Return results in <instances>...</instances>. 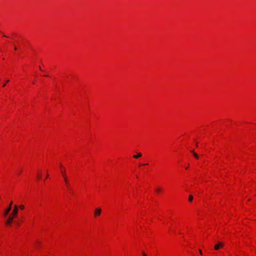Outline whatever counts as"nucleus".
Segmentation results:
<instances>
[{
  "label": "nucleus",
  "instance_id": "obj_22",
  "mask_svg": "<svg viewBox=\"0 0 256 256\" xmlns=\"http://www.w3.org/2000/svg\"><path fill=\"white\" fill-rule=\"evenodd\" d=\"M145 256H146V255L145 254Z\"/></svg>",
  "mask_w": 256,
  "mask_h": 256
},
{
  "label": "nucleus",
  "instance_id": "obj_3",
  "mask_svg": "<svg viewBox=\"0 0 256 256\" xmlns=\"http://www.w3.org/2000/svg\"><path fill=\"white\" fill-rule=\"evenodd\" d=\"M12 202H10V205H9L8 207L7 208V209L4 212V216H6L8 215V214L10 211V210H11V206H12Z\"/></svg>",
  "mask_w": 256,
  "mask_h": 256
},
{
  "label": "nucleus",
  "instance_id": "obj_20",
  "mask_svg": "<svg viewBox=\"0 0 256 256\" xmlns=\"http://www.w3.org/2000/svg\"><path fill=\"white\" fill-rule=\"evenodd\" d=\"M196 146H198V143H196Z\"/></svg>",
  "mask_w": 256,
  "mask_h": 256
},
{
  "label": "nucleus",
  "instance_id": "obj_1",
  "mask_svg": "<svg viewBox=\"0 0 256 256\" xmlns=\"http://www.w3.org/2000/svg\"><path fill=\"white\" fill-rule=\"evenodd\" d=\"M18 213V206L16 205L14 206V209L12 214L8 216V220L6 221V224H10L12 222L14 218L16 216Z\"/></svg>",
  "mask_w": 256,
  "mask_h": 256
},
{
  "label": "nucleus",
  "instance_id": "obj_19",
  "mask_svg": "<svg viewBox=\"0 0 256 256\" xmlns=\"http://www.w3.org/2000/svg\"><path fill=\"white\" fill-rule=\"evenodd\" d=\"M6 82H9V80H7L6 81Z\"/></svg>",
  "mask_w": 256,
  "mask_h": 256
},
{
  "label": "nucleus",
  "instance_id": "obj_10",
  "mask_svg": "<svg viewBox=\"0 0 256 256\" xmlns=\"http://www.w3.org/2000/svg\"><path fill=\"white\" fill-rule=\"evenodd\" d=\"M19 207L21 210H24V205H20Z\"/></svg>",
  "mask_w": 256,
  "mask_h": 256
},
{
  "label": "nucleus",
  "instance_id": "obj_18",
  "mask_svg": "<svg viewBox=\"0 0 256 256\" xmlns=\"http://www.w3.org/2000/svg\"><path fill=\"white\" fill-rule=\"evenodd\" d=\"M6 86V84H4L3 86Z\"/></svg>",
  "mask_w": 256,
  "mask_h": 256
},
{
  "label": "nucleus",
  "instance_id": "obj_13",
  "mask_svg": "<svg viewBox=\"0 0 256 256\" xmlns=\"http://www.w3.org/2000/svg\"><path fill=\"white\" fill-rule=\"evenodd\" d=\"M38 178H40V174H38Z\"/></svg>",
  "mask_w": 256,
  "mask_h": 256
},
{
  "label": "nucleus",
  "instance_id": "obj_14",
  "mask_svg": "<svg viewBox=\"0 0 256 256\" xmlns=\"http://www.w3.org/2000/svg\"><path fill=\"white\" fill-rule=\"evenodd\" d=\"M60 168H62V170H65L64 168H62V165H60Z\"/></svg>",
  "mask_w": 256,
  "mask_h": 256
},
{
  "label": "nucleus",
  "instance_id": "obj_7",
  "mask_svg": "<svg viewBox=\"0 0 256 256\" xmlns=\"http://www.w3.org/2000/svg\"><path fill=\"white\" fill-rule=\"evenodd\" d=\"M162 189L160 188H156L155 190L156 192L157 193L160 192H162Z\"/></svg>",
  "mask_w": 256,
  "mask_h": 256
},
{
  "label": "nucleus",
  "instance_id": "obj_8",
  "mask_svg": "<svg viewBox=\"0 0 256 256\" xmlns=\"http://www.w3.org/2000/svg\"><path fill=\"white\" fill-rule=\"evenodd\" d=\"M191 152L192 153L194 156L196 158H198V156L195 153L194 150H192L191 151Z\"/></svg>",
  "mask_w": 256,
  "mask_h": 256
},
{
  "label": "nucleus",
  "instance_id": "obj_16",
  "mask_svg": "<svg viewBox=\"0 0 256 256\" xmlns=\"http://www.w3.org/2000/svg\"><path fill=\"white\" fill-rule=\"evenodd\" d=\"M48 174H47L46 176V177L48 178Z\"/></svg>",
  "mask_w": 256,
  "mask_h": 256
},
{
  "label": "nucleus",
  "instance_id": "obj_11",
  "mask_svg": "<svg viewBox=\"0 0 256 256\" xmlns=\"http://www.w3.org/2000/svg\"><path fill=\"white\" fill-rule=\"evenodd\" d=\"M40 244V242H36V246H38Z\"/></svg>",
  "mask_w": 256,
  "mask_h": 256
},
{
  "label": "nucleus",
  "instance_id": "obj_4",
  "mask_svg": "<svg viewBox=\"0 0 256 256\" xmlns=\"http://www.w3.org/2000/svg\"><path fill=\"white\" fill-rule=\"evenodd\" d=\"M101 209L100 208H96L94 210V215L96 217L100 216L101 213Z\"/></svg>",
  "mask_w": 256,
  "mask_h": 256
},
{
  "label": "nucleus",
  "instance_id": "obj_2",
  "mask_svg": "<svg viewBox=\"0 0 256 256\" xmlns=\"http://www.w3.org/2000/svg\"><path fill=\"white\" fill-rule=\"evenodd\" d=\"M62 176L64 180V182L67 185L68 188H69V186H68V178H67V176H66V170H62Z\"/></svg>",
  "mask_w": 256,
  "mask_h": 256
},
{
  "label": "nucleus",
  "instance_id": "obj_5",
  "mask_svg": "<svg viewBox=\"0 0 256 256\" xmlns=\"http://www.w3.org/2000/svg\"><path fill=\"white\" fill-rule=\"evenodd\" d=\"M224 246V244L222 242H219L218 244H216L214 246V249L216 250H218L220 247H222Z\"/></svg>",
  "mask_w": 256,
  "mask_h": 256
},
{
  "label": "nucleus",
  "instance_id": "obj_6",
  "mask_svg": "<svg viewBox=\"0 0 256 256\" xmlns=\"http://www.w3.org/2000/svg\"><path fill=\"white\" fill-rule=\"evenodd\" d=\"M142 156V154L140 152L138 153L137 154L134 155L133 157L135 158H140Z\"/></svg>",
  "mask_w": 256,
  "mask_h": 256
},
{
  "label": "nucleus",
  "instance_id": "obj_17",
  "mask_svg": "<svg viewBox=\"0 0 256 256\" xmlns=\"http://www.w3.org/2000/svg\"><path fill=\"white\" fill-rule=\"evenodd\" d=\"M48 174H47L46 176V177L48 178Z\"/></svg>",
  "mask_w": 256,
  "mask_h": 256
},
{
  "label": "nucleus",
  "instance_id": "obj_9",
  "mask_svg": "<svg viewBox=\"0 0 256 256\" xmlns=\"http://www.w3.org/2000/svg\"><path fill=\"white\" fill-rule=\"evenodd\" d=\"M192 200H193V196H192V195H190V196H189V198H188V200H189V201L192 202Z\"/></svg>",
  "mask_w": 256,
  "mask_h": 256
},
{
  "label": "nucleus",
  "instance_id": "obj_15",
  "mask_svg": "<svg viewBox=\"0 0 256 256\" xmlns=\"http://www.w3.org/2000/svg\"><path fill=\"white\" fill-rule=\"evenodd\" d=\"M14 48L15 50H16V46H14Z\"/></svg>",
  "mask_w": 256,
  "mask_h": 256
},
{
  "label": "nucleus",
  "instance_id": "obj_21",
  "mask_svg": "<svg viewBox=\"0 0 256 256\" xmlns=\"http://www.w3.org/2000/svg\"><path fill=\"white\" fill-rule=\"evenodd\" d=\"M3 36L4 37H6V35H3Z\"/></svg>",
  "mask_w": 256,
  "mask_h": 256
},
{
  "label": "nucleus",
  "instance_id": "obj_12",
  "mask_svg": "<svg viewBox=\"0 0 256 256\" xmlns=\"http://www.w3.org/2000/svg\"><path fill=\"white\" fill-rule=\"evenodd\" d=\"M199 250L200 253L201 254H202V252L201 250L199 249V250Z\"/></svg>",
  "mask_w": 256,
  "mask_h": 256
}]
</instances>
